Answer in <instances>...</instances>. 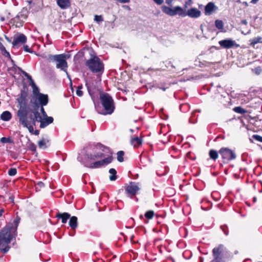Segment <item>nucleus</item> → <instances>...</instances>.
Returning a JSON list of instances; mask_svg holds the SVG:
<instances>
[{
    "label": "nucleus",
    "mask_w": 262,
    "mask_h": 262,
    "mask_svg": "<svg viewBox=\"0 0 262 262\" xmlns=\"http://www.w3.org/2000/svg\"><path fill=\"white\" fill-rule=\"evenodd\" d=\"M20 221V217L17 215L13 224H9L0 231V245L10 243L13 238H15L17 229Z\"/></svg>",
    "instance_id": "nucleus-1"
},
{
    "label": "nucleus",
    "mask_w": 262,
    "mask_h": 262,
    "mask_svg": "<svg viewBox=\"0 0 262 262\" xmlns=\"http://www.w3.org/2000/svg\"><path fill=\"white\" fill-rule=\"evenodd\" d=\"M85 65L93 73L101 75L104 70L102 61L97 56L91 55L90 59L86 60Z\"/></svg>",
    "instance_id": "nucleus-2"
},
{
    "label": "nucleus",
    "mask_w": 262,
    "mask_h": 262,
    "mask_svg": "<svg viewBox=\"0 0 262 262\" xmlns=\"http://www.w3.org/2000/svg\"><path fill=\"white\" fill-rule=\"evenodd\" d=\"M100 99L105 111V113L102 114L103 115L112 114L115 108V103L112 97L107 93H102L100 95Z\"/></svg>",
    "instance_id": "nucleus-3"
},
{
    "label": "nucleus",
    "mask_w": 262,
    "mask_h": 262,
    "mask_svg": "<svg viewBox=\"0 0 262 262\" xmlns=\"http://www.w3.org/2000/svg\"><path fill=\"white\" fill-rule=\"evenodd\" d=\"M49 62L56 63V68L66 72L68 74L67 69L68 67L67 61V55L65 54H57L55 55H49L48 56Z\"/></svg>",
    "instance_id": "nucleus-4"
},
{
    "label": "nucleus",
    "mask_w": 262,
    "mask_h": 262,
    "mask_svg": "<svg viewBox=\"0 0 262 262\" xmlns=\"http://www.w3.org/2000/svg\"><path fill=\"white\" fill-rule=\"evenodd\" d=\"M219 153L224 164H228L236 158L235 151L228 147H222L219 150Z\"/></svg>",
    "instance_id": "nucleus-5"
},
{
    "label": "nucleus",
    "mask_w": 262,
    "mask_h": 262,
    "mask_svg": "<svg viewBox=\"0 0 262 262\" xmlns=\"http://www.w3.org/2000/svg\"><path fill=\"white\" fill-rule=\"evenodd\" d=\"M17 116L19 118V123L23 126H27V125L35 124L33 114H28L26 110L20 109L17 112Z\"/></svg>",
    "instance_id": "nucleus-6"
},
{
    "label": "nucleus",
    "mask_w": 262,
    "mask_h": 262,
    "mask_svg": "<svg viewBox=\"0 0 262 262\" xmlns=\"http://www.w3.org/2000/svg\"><path fill=\"white\" fill-rule=\"evenodd\" d=\"M112 152H110V156L107 158L103 159L102 160L90 163V164H86L85 166L91 169L99 168L102 166H106L112 162L114 160V158L112 156Z\"/></svg>",
    "instance_id": "nucleus-7"
},
{
    "label": "nucleus",
    "mask_w": 262,
    "mask_h": 262,
    "mask_svg": "<svg viewBox=\"0 0 262 262\" xmlns=\"http://www.w3.org/2000/svg\"><path fill=\"white\" fill-rule=\"evenodd\" d=\"M225 247L223 245L220 244L214 248L212 250L213 259L211 262H225L223 259V254Z\"/></svg>",
    "instance_id": "nucleus-8"
},
{
    "label": "nucleus",
    "mask_w": 262,
    "mask_h": 262,
    "mask_svg": "<svg viewBox=\"0 0 262 262\" xmlns=\"http://www.w3.org/2000/svg\"><path fill=\"white\" fill-rule=\"evenodd\" d=\"M140 188L138 183L135 182H130L128 185L125 186V193L130 198L135 196Z\"/></svg>",
    "instance_id": "nucleus-9"
},
{
    "label": "nucleus",
    "mask_w": 262,
    "mask_h": 262,
    "mask_svg": "<svg viewBox=\"0 0 262 262\" xmlns=\"http://www.w3.org/2000/svg\"><path fill=\"white\" fill-rule=\"evenodd\" d=\"M162 10L164 13L170 16H174L178 14L182 16L183 14L182 8L180 6H176L172 9L164 5L162 6Z\"/></svg>",
    "instance_id": "nucleus-10"
},
{
    "label": "nucleus",
    "mask_w": 262,
    "mask_h": 262,
    "mask_svg": "<svg viewBox=\"0 0 262 262\" xmlns=\"http://www.w3.org/2000/svg\"><path fill=\"white\" fill-rule=\"evenodd\" d=\"M28 96V91L26 90H21L19 95L17 101L22 109L26 110L27 104V97Z\"/></svg>",
    "instance_id": "nucleus-11"
},
{
    "label": "nucleus",
    "mask_w": 262,
    "mask_h": 262,
    "mask_svg": "<svg viewBox=\"0 0 262 262\" xmlns=\"http://www.w3.org/2000/svg\"><path fill=\"white\" fill-rule=\"evenodd\" d=\"M220 46L224 49L237 48L239 46L237 44L235 40L231 39H226L219 41Z\"/></svg>",
    "instance_id": "nucleus-12"
},
{
    "label": "nucleus",
    "mask_w": 262,
    "mask_h": 262,
    "mask_svg": "<svg viewBox=\"0 0 262 262\" xmlns=\"http://www.w3.org/2000/svg\"><path fill=\"white\" fill-rule=\"evenodd\" d=\"M182 13L183 14L182 15V17L188 16L191 18H198L201 15V11L196 8H191L190 9H188L187 11H185L182 8Z\"/></svg>",
    "instance_id": "nucleus-13"
},
{
    "label": "nucleus",
    "mask_w": 262,
    "mask_h": 262,
    "mask_svg": "<svg viewBox=\"0 0 262 262\" xmlns=\"http://www.w3.org/2000/svg\"><path fill=\"white\" fill-rule=\"evenodd\" d=\"M26 36L23 34H20L14 38L12 42V45L14 48H17L20 44H24L26 43Z\"/></svg>",
    "instance_id": "nucleus-14"
},
{
    "label": "nucleus",
    "mask_w": 262,
    "mask_h": 262,
    "mask_svg": "<svg viewBox=\"0 0 262 262\" xmlns=\"http://www.w3.org/2000/svg\"><path fill=\"white\" fill-rule=\"evenodd\" d=\"M37 96L39 103L41 106H45L48 104L49 98L47 95L38 92V93L37 94Z\"/></svg>",
    "instance_id": "nucleus-15"
},
{
    "label": "nucleus",
    "mask_w": 262,
    "mask_h": 262,
    "mask_svg": "<svg viewBox=\"0 0 262 262\" xmlns=\"http://www.w3.org/2000/svg\"><path fill=\"white\" fill-rule=\"evenodd\" d=\"M70 214L68 212L61 213L58 212L56 213L55 217L58 219H61L62 223L66 224L68 220L70 219Z\"/></svg>",
    "instance_id": "nucleus-16"
},
{
    "label": "nucleus",
    "mask_w": 262,
    "mask_h": 262,
    "mask_svg": "<svg viewBox=\"0 0 262 262\" xmlns=\"http://www.w3.org/2000/svg\"><path fill=\"white\" fill-rule=\"evenodd\" d=\"M53 118L52 117H48L46 116L44 119H42L40 121V128H45L50 124L52 123L53 122Z\"/></svg>",
    "instance_id": "nucleus-17"
},
{
    "label": "nucleus",
    "mask_w": 262,
    "mask_h": 262,
    "mask_svg": "<svg viewBox=\"0 0 262 262\" xmlns=\"http://www.w3.org/2000/svg\"><path fill=\"white\" fill-rule=\"evenodd\" d=\"M57 4L62 9H66L71 6L70 0H57Z\"/></svg>",
    "instance_id": "nucleus-18"
},
{
    "label": "nucleus",
    "mask_w": 262,
    "mask_h": 262,
    "mask_svg": "<svg viewBox=\"0 0 262 262\" xmlns=\"http://www.w3.org/2000/svg\"><path fill=\"white\" fill-rule=\"evenodd\" d=\"M215 5L212 2H209L205 7V14L206 15H210L215 9Z\"/></svg>",
    "instance_id": "nucleus-19"
},
{
    "label": "nucleus",
    "mask_w": 262,
    "mask_h": 262,
    "mask_svg": "<svg viewBox=\"0 0 262 262\" xmlns=\"http://www.w3.org/2000/svg\"><path fill=\"white\" fill-rule=\"evenodd\" d=\"M50 145V140L47 138H42L38 142V145L40 148H46Z\"/></svg>",
    "instance_id": "nucleus-20"
},
{
    "label": "nucleus",
    "mask_w": 262,
    "mask_h": 262,
    "mask_svg": "<svg viewBox=\"0 0 262 262\" xmlns=\"http://www.w3.org/2000/svg\"><path fill=\"white\" fill-rule=\"evenodd\" d=\"M69 224L73 230H75L78 227V219L76 216H70Z\"/></svg>",
    "instance_id": "nucleus-21"
},
{
    "label": "nucleus",
    "mask_w": 262,
    "mask_h": 262,
    "mask_svg": "<svg viewBox=\"0 0 262 262\" xmlns=\"http://www.w3.org/2000/svg\"><path fill=\"white\" fill-rule=\"evenodd\" d=\"M142 139L137 136L132 138L130 139V144L134 147H139L142 144Z\"/></svg>",
    "instance_id": "nucleus-22"
},
{
    "label": "nucleus",
    "mask_w": 262,
    "mask_h": 262,
    "mask_svg": "<svg viewBox=\"0 0 262 262\" xmlns=\"http://www.w3.org/2000/svg\"><path fill=\"white\" fill-rule=\"evenodd\" d=\"M35 111L33 112V118L34 119V120L35 121V123H36V121H40L41 120V117L40 116V115L39 113L37 111V110L39 107V104L37 103H35Z\"/></svg>",
    "instance_id": "nucleus-23"
},
{
    "label": "nucleus",
    "mask_w": 262,
    "mask_h": 262,
    "mask_svg": "<svg viewBox=\"0 0 262 262\" xmlns=\"http://www.w3.org/2000/svg\"><path fill=\"white\" fill-rule=\"evenodd\" d=\"M11 113L8 111H4L1 115V119L5 121H8L12 118Z\"/></svg>",
    "instance_id": "nucleus-24"
},
{
    "label": "nucleus",
    "mask_w": 262,
    "mask_h": 262,
    "mask_svg": "<svg viewBox=\"0 0 262 262\" xmlns=\"http://www.w3.org/2000/svg\"><path fill=\"white\" fill-rule=\"evenodd\" d=\"M219 155H220L219 151L213 149H210L209 151V157L213 161H216L218 159Z\"/></svg>",
    "instance_id": "nucleus-25"
},
{
    "label": "nucleus",
    "mask_w": 262,
    "mask_h": 262,
    "mask_svg": "<svg viewBox=\"0 0 262 262\" xmlns=\"http://www.w3.org/2000/svg\"><path fill=\"white\" fill-rule=\"evenodd\" d=\"M109 173L111 174V176L109 177L110 181H115L117 178V171L116 170V169L113 168L110 169Z\"/></svg>",
    "instance_id": "nucleus-26"
},
{
    "label": "nucleus",
    "mask_w": 262,
    "mask_h": 262,
    "mask_svg": "<svg viewBox=\"0 0 262 262\" xmlns=\"http://www.w3.org/2000/svg\"><path fill=\"white\" fill-rule=\"evenodd\" d=\"M12 22L15 25L16 27H21L23 26L24 20L18 17V19H15V17L11 19Z\"/></svg>",
    "instance_id": "nucleus-27"
},
{
    "label": "nucleus",
    "mask_w": 262,
    "mask_h": 262,
    "mask_svg": "<svg viewBox=\"0 0 262 262\" xmlns=\"http://www.w3.org/2000/svg\"><path fill=\"white\" fill-rule=\"evenodd\" d=\"M19 17L21 18L23 20L26 19L28 17L27 12L26 10H22L20 12H19L17 15L15 17V19H18V18Z\"/></svg>",
    "instance_id": "nucleus-28"
},
{
    "label": "nucleus",
    "mask_w": 262,
    "mask_h": 262,
    "mask_svg": "<svg viewBox=\"0 0 262 262\" xmlns=\"http://www.w3.org/2000/svg\"><path fill=\"white\" fill-rule=\"evenodd\" d=\"M17 68H18L17 65H14L12 67L8 68V73L13 77H15L14 75L16 73Z\"/></svg>",
    "instance_id": "nucleus-29"
},
{
    "label": "nucleus",
    "mask_w": 262,
    "mask_h": 262,
    "mask_svg": "<svg viewBox=\"0 0 262 262\" xmlns=\"http://www.w3.org/2000/svg\"><path fill=\"white\" fill-rule=\"evenodd\" d=\"M261 38L260 37H255L249 40L250 45L254 47L256 44L261 42Z\"/></svg>",
    "instance_id": "nucleus-30"
},
{
    "label": "nucleus",
    "mask_w": 262,
    "mask_h": 262,
    "mask_svg": "<svg viewBox=\"0 0 262 262\" xmlns=\"http://www.w3.org/2000/svg\"><path fill=\"white\" fill-rule=\"evenodd\" d=\"M233 110L235 113L240 114H245L247 112V110H245L241 106H236L233 108Z\"/></svg>",
    "instance_id": "nucleus-31"
},
{
    "label": "nucleus",
    "mask_w": 262,
    "mask_h": 262,
    "mask_svg": "<svg viewBox=\"0 0 262 262\" xmlns=\"http://www.w3.org/2000/svg\"><path fill=\"white\" fill-rule=\"evenodd\" d=\"M155 215V212L153 210H150L146 211L144 214L146 219L151 220L153 218Z\"/></svg>",
    "instance_id": "nucleus-32"
},
{
    "label": "nucleus",
    "mask_w": 262,
    "mask_h": 262,
    "mask_svg": "<svg viewBox=\"0 0 262 262\" xmlns=\"http://www.w3.org/2000/svg\"><path fill=\"white\" fill-rule=\"evenodd\" d=\"M117 160L119 162H122L124 161V152L122 150H120L117 152Z\"/></svg>",
    "instance_id": "nucleus-33"
},
{
    "label": "nucleus",
    "mask_w": 262,
    "mask_h": 262,
    "mask_svg": "<svg viewBox=\"0 0 262 262\" xmlns=\"http://www.w3.org/2000/svg\"><path fill=\"white\" fill-rule=\"evenodd\" d=\"M215 25L216 28L222 30L224 28V23L222 20L217 19L215 21Z\"/></svg>",
    "instance_id": "nucleus-34"
},
{
    "label": "nucleus",
    "mask_w": 262,
    "mask_h": 262,
    "mask_svg": "<svg viewBox=\"0 0 262 262\" xmlns=\"http://www.w3.org/2000/svg\"><path fill=\"white\" fill-rule=\"evenodd\" d=\"M0 49L2 50L3 55L4 56L8 57L9 58H11V57L9 52L6 50V48L3 45H2V47H1Z\"/></svg>",
    "instance_id": "nucleus-35"
},
{
    "label": "nucleus",
    "mask_w": 262,
    "mask_h": 262,
    "mask_svg": "<svg viewBox=\"0 0 262 262\" xmlns=\"http://www.w3.org/2000/svg\"><path fill=\"white\" fill-rule=\"evenodd\" d=\"M1 141L3 143H13V141L11 139L10 137H9L8 138L2 137L1 139Z\"/></svg>",
    "instance_id": "nucleus-36"
},
{
    "label": "nucleus",
    "mask_w": 262,
    "mask_h": 262,
    "mask_svg": "<svg viewBox=\"0 0 262 262\" xmlns=\"http://www.w3.org/2000/svg\"><path fill=\"white\" fill-rule=\"evenodd\" d=\"M17 70H18L24 75H25L28 79H30L32 80V78L30 75H29L27 72L24 71L21 68L18 67L17 68Z\"/></svg>",
    "instance_id": "nucleus-37"
},
{
    "label": "nucleus",
    "mask_w": 262,
    "mask_h": 262,
    "mask_svg": "<svg viewBox=\"0 0 262 262\" xmlns=\"http://www.w3.org/2000/svg\"><path fill=\"white\" fill-rule=\"evenodd\" d=\"M8 173L10 176H14L17 173V169L15 168H10Z\"/></svg>",
    "instance_id": "nucleus-38"
},
{
    "label": "nucleus",
    "mask_w": 262,
    "mask_h": 262,
    "mask_svg": "<svg viewBox=\"0 0 262 262\" xmlns=\"http://www.w3.org/2000/svg\"><path fill=\"white\" fill-rule=\"evenodd\" d=\"M221 229L226 235H228L229 234L228 227L226 225H222L221 226Z\"/></svg>",
    "instance_id": "nucleus-39"
},
{
    "label": "nucleus",
    "mask_w": 262,
    "mask_h": 262,
    "mask_svg": "<svg viewBox=\"0 0 262 262\" xmlns=\"http://www.w3.org/2000/svg\"><path fill=\"white\" fill-rule=\"evenodd\" d=\"M82 89V85H80L77 86V89L76 90V95L79 97H81L83 95V92L81 91Z\"/></svg>",
    "instance_id": "nucleus-40"
},
{
    "label": "nucleus",
    "mask_w": 262,
    "mask_h": 262,
    "mask_svg": "<svg viewBox=\"0 0 262 262\" xmlns=\"http://www.w3.org/2000/svg\"><path fill=\"white\" fill-rule=\"evenodd\" d=\"M252 139L256 140L259 142H262V136L258 135H253L252 136V139H250V140H252Z\"/></svg>",
    "instance_id": "nucleus-41"
},
{
    "label": "nucleus",
    "mask_w": 262,
    "mask_h": 262,
    "mask_svg": "<svg viewBox=\"0 0 262 262\" xmlns=\"http://www.w3.org/2000/svg\"><path fill=\"white\" fill-rule=\"evenodd\" d=\"M94 20L97 22H101V21H103V18L101 15H95L94 16Z\"/></svg>",
    "instance_id": "nucleus-42"
},
{
    "label": "nucleus",
    "mask_w": 262,
    "mask_h": 262,
    "mask_svg": "<svg viewBox=\"0 0 262 262\" xmlns=\"http://www.w3.org/2000/svg\"><path fill=\"white\" fill-rule=\"evenodd\" d=\"M28 147L29 149L32 151H35L36 150V146L33 143H30Z\"/></svg>",
    "instance_id": "nucleus-43"
},
{
    "label": "nucleus",
    "mask_w": 262,
    "mask_h": 262,
    "mask_svg": "<svg viewBox=\"0 0 262 262\" xmlns=\"http://www.w3.org/2000/svg\"><path fill=\"white\" fill-rule=\"evenodd\" d=\"M192 3L193 2L192 0H187L185 1V4L184 5V9L186 10L188 6H190L192 5Z\"/></svg>",
    "instance_id": "nucleus-44"
},
{
    "label": "nucleus",
    "mask_w": 262,
    "mask_h": 262,
    "mask_svg": "<svg viewBox=\"0 0 262 262\" xmlns=\"http://www.w3.org/2000/svg\"><path fill=\"white\" fill-rule=\"evenodd\" d=\"M34 125H35V124H31L29 125H27V126H24V127L27 128L28 129L29 132L32 134L34 131V127H33Z\"/></svg>",
    "instance_id": "nucleus-45"
},
{
    "label": "nucleus",
    "mask_w": 262,
    "mask_h": 262,
    "mask_svg": "<svg viewBox=\"0 0 262 262\" xmlns=\"http://www.w3.org/2000/svg\"><path fill=\"white\" fill-rule=\"evenodd\" d=\"M23 48L24 51L27 52L32 53L34 51L31 50L28 45H24Z\"/></svg>",
    "instance_id": "nucleus-46"
},
{
    "label": "nucleus",
    "mask_w": 262,
    "mask_h": 262,
    "mask_svg": "<svg viewBox=\"0 0 262 262\" xmlns=\"http://www.w3.org/2000/svg\"><path fill=\"white\" fill-rule=\"evenodd\" d=\"M9 244H7V245H5L4 246L2 245L3 247L5 246L4 248L1 249V250L3 251L4 253H6L8 252L10 249V247L8 246Z\"/></svg>",
    "instance_id": "nucleus-47"
},
{
    "label": "nucleus",
    "mask_w": 262,
    "mask_h": 262,
    "mask_svg": "<svg viewBox=\"0 0 262 262\" xmlns=\"http://www.w3.org/2000/svg\"><path fill=\"white\" fill-rule=\"evenodd\" d=\"M254 72V73L257 75H259L260 74L261 70L260 67H258L256 68H255L254 70H253Z\"/></svg>",
    "instance_id": "nucleus-48"
},
{
    "label": "nucleus",
    "mask_w": 262,
    "mask_h": 262,
    "mask_svg": "<svg viewBox=\"0 0 262 262\" xmlns=\"http://www.w3.org/2000/svg\"><path fill=\"white\" fill-rule=\"evenodd\" d=\"M104 157V154L103 153H98L95 155V157L96 159H100L103 158Z\"/></svg>",
    "instance_id": "nucleus-49"
},
{
    "label": "nucleus",
    "mask_w": 262,
    "mask_h": 262,
    "mask_svg": "<svg viewBox=\"0 0 262 262\" xmlns=\"http://www.w3.org/2000/svg\"><path fill=\"white\" fill-rule=\"evenodd\" d=\"M33 85H34V88H33V92L34 93H36L37 92V94L39 92V90H38V88L36 86L35 84L33 82Z\"/></svg>",
    "instance_id": "nucleus-50"
},
{
    "label": "nucleus",
    "mask_w": 262,
    "mask_h": 262,
    "mask_svg": "<svg viewBox=\"0 0 262 262\" xmlns=\"http://www.w3.org/2000/svg\"><path fill=\"white\" fill-rule=\"evenodd\" d=\"M88 158L91 160H95L96 159L95 155L92 154L88 155Z\"/></svg>",
    "instance_id": "nucleus-51"
},
{
    "label": "nucleus",
    "mask_w": 262,
    "mask_h": 262,
    "mask_svg": "<svg viewBox=\"0 0 262 262\" xmlns=\"http://www.w3.org/2000/svg\"><path fill=\"white\" fill-rule=\"evenodd\" d=\"M40 111H41L42 114L43 115V116H47L43 106H41Z\"/></svg>",
    "instance_id": "nucleus-52"
},
{
    "label": "nucleus",
    "mask_w": 262,
    "mask_h": 262,
    "mask_svg": "<svg viewBox=\"0 0 262 262\" xmlns=\"http://www.w3.org/2000/svg\"><path fill=\"white\" fill-rule=\"evenodd\" d=\"M154 2L158 4V5H161L163 3V0H154Z\"/></svg>",
    "instance_id": "nucleus-53"
},
{
    "label": "nucleus",
    "mask_w": 262,
    "mask_h": 262,
    "mask_svg": "<svg viewBox=\"0 0 262 262\" xmlns=\"http://www.w3.org/2000/svg\"><path fill=\"white\" fill-rule=\"evenodd\" d=\"M119 2L121 3H128L130 2V0H118Z\"/></svg>",
    "instance_id": "nucleus-54"
},
{
    "label": "nucleus",
    "mask_w": 262,
    "mask_h": 262,
    "mask_svg": "<svg viewBox=\"0 0 262 262\" xmlns=\"http://www.w3.org/2000/svg\"><path fill=\"white\" fill-rule=\"evenodd\" d=\"M37 185L40 187H43L45 186L44 185V183L41 182H39L38 183Z\"/></svg>",
    "instance_id": "nucleus-55"
},
{
    "label": "nucleus",
    "mask_w": 262,
    "mask_h": 262,
    "mask_svg": "<svg viewBox=\"0 0 262 262\" xmlns=\"http://www.w3.org/2000/svg\"><path fill=\"white\" fill-rule=\"evenodd\" d=\"M86 85L87 86V89H88L89 94L92 96V94L91 93V90H90L89 86L87 84H86Z\"/></svg>",
    "instance_id": "nucleus-56"
},
{
    "label": "nucleus",
    "mask_w": 262,
    "mask_h": 262,
    "mask_svg": "<svg viewBox=\"0 0 262 262\" xmlns=\"http://www.w3.org/2000/svg\"><path fill=\"white\" fill-rule=\"evenodd\" d=\"M173 0H166V3L168 5H170Z\"/></svg>",
    "instance_id": "nucleus-57"
},
{
    "label": "nucleus",
    "mask_w": 262,
    "mask_h": 262,
    "mask_svg": "<svg viewBox=\"0 0 262 262\" xmlns=\"http://www.w3.org/2000/svg\"><path fill=\"white\" fill-rule=\"evenodd\" d=\"M39 134V130H35L34 132V134L35 135H38Z\"/></svg>",
    "instance_id": "nucleus-58"
},
{
    "label": "nucleus",
    "mask_w": 262,
    "mask_h": 262,
    "mask_svg": "<svg viewBox=\"0 0 262 262\" xmlns=\"http://www.w3.org/2000/svg\"><path fill=\"white\" fill-rule=\"evenodd\" d=\"M11 60V62L12 63V66L14 65H16L15 63V61L13 60V59L11 57V58H9Z\"/></svg>",
    "instance_id": "nucleus-59"
},
{
    "label": "nucleus",
    "mask_w": 262,
    "mask_h": 262,
    "mask_svg": "<svg viewBox=\"0 0 262 262\" xmlns=\"http://www.w3.org/2000/svg\"><path fill=\"white\" fill-rule=\"evenodd\" d=\"M4 212V209H1L0 210V217L1 216H2L3 215V213Z\"/></svg>",
    "instance_id": "nucleus-60"
},
{
    "label": "nucleus",
    "mask_w": 262,
    "mask_h": 262,
    "mask_svg": "<svg viewBox=\"0 0 262 262\" xmlns=\"http://www.w3.org/2000/svg\"><path fill=\"white\" fill-rule=\"evenodd\" d=\"M259 0H252L251 3L253 4H256Z\"/></svg>",
    "instance_id": "nucleus-61"
},
{
    "label": "nucleus",
    "mask_w": 262,
    "mask_h": 262,
    "mask_svg": "<svg viewBox=\"0 0 262 262\" xmlns=\"http://www.w3.org/2000/svg\"><path fill=\"white\" fill-rule=\"evenodd\" d=\"M160 89L162 90L163 91H165L167 89V88H164V87H159Z\"/></svg>",
    "instance_id": "nucleus-62"
},
{
    "label": "nucleus",
    "mask_w": 262,
    "mask_h": 262,
    "mask_svg": "<svg viewBox=\"0 0 262 262\" xmlns=\"http://www.w3.org/2000/svg\"><path fill=\"white\" fill-rule=\"evenodd\" d=\"M191 154L190 152H188L187 153L186 156H187V157L189 158V157H190Z\"/></svg>",
    "instance_id": "nucleus-63"
},
{
    "label": "nucleus",
    "mask_w": 262,
    "mask_h": 262,
    "mask_svg": "<svg viewBox=\"0 0 262 262\" xmlns=\"http://www.w3.org/2000/svg\"><path fill=\"white\" fill-rule=\"evenodd\" d=\"M256 200H257L256 197H255V196L253 197V203L256 202Z\"/></svg>",
    "instance_id": "nucleus-64"
}]
</instances>
